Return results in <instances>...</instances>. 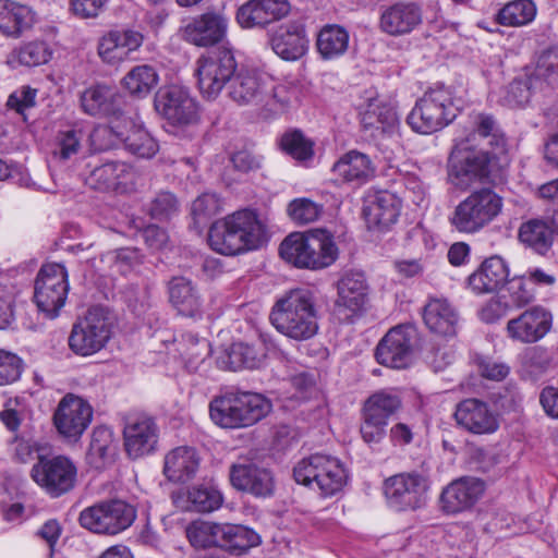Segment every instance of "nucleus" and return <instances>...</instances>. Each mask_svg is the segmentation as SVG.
<instances>
[{
	"instance_id": "nucleus-39",
	"label": "nucleus",
	"mask_w": 558,
	"mask_h": 558,
	"mask_svg": "<svg viewBox=\"0 0 558 558\" xmlns=\"http://www.w3.org/2000/svg\"><path fill=\"white\" fill-rule=\"evenodd\" d=\"M361 123L364 130L372 131V135H385L396 129L398 117L390 105L376 97L368 100L365 110L362 112Z\"/></svg>"
},
{
	"instance_id": "nucleus-2",
	"label": "nucleus",
	"mask_w": 558,
	"mask_h": 558,
	"mask_svg": "<svg viewBox=\"0 0 558 558\" xmlns=\"http://www.w3.org/2000/svg\"><path fill=\"white\" fill-rule=\"evenodd\" d=\"M263 239V226L257 215L239 210L215 221L208 232L210 247L219 254L233 256L257 248Z\"/></svg>"
},
{
	"instance_id": "nucleus-16",
	"label": "nucleus",
	"mask_w": 558,
	"mask_h": 558,
	"mask_svg": "<svg viewBox=\"0 0 558 558\" xmlns=\"http://www.w3.org/2000/svg\"><path fill=\"white\" fill-rule=\"evenodd\" d=\"M422 23L423 10L415 1L398 0L379 7L378 28L388 36L409 35Z\"/></svg>"
},
{
	"instance_id": "nucleus-5",
	"label": "nucleus",
	"mask_w": 558,
	"mask_h": 558,
	"mask_svg": "<svg viewBox=\"0 0 558 558\" xmlns=\"http://www.w3.org/2000/svg\"><path fill=\"white\" fill-rule=\"evenodd\" d=\"M502 197L490 187L471 192L449 217L451 227L460 233L475 234L493 222L501 213Z\"/></svg>"
},
{
	"instance_id": "nucleus-11",
	"label": "nucleus",
	"mask_w": 558,
	"mask_h": 558,
	"mask_svg": "<svg viewBox=\"0 0 558 558\" xmlns=\"http://www.w3.org/2000/svg\"><path fill=\"white\" fill-rule=\"evenodd\" d=\"M31 477L50 497L58 498L71 492L77 482V468L66 456H38Z\"/></svg>"
},
{
	"instance_id": "nucleus-50",
	"label": "nucleus",
	"mask_w": 558,
	"mask_h": 558,
	"mask_svg": "<svg viewBox=\"0 0 558 558\" xmlns=\"http://www.w3.org/2000/svg\"><path fill=\"white\" fill-rule=\"evenodd\" d=\"M233 391L215 397L209 403L211 421L223 428H238Z\"/></svg>"
},
{
	"instance_id": "nucleus-35",
	"label": "nucleus",
	"mask_w": 558,
	"mask_h": 558,
	"mask_svg": "<svg viewBox=\"0 0 558 558\" xmlns=\"http://www.w3.org/2000/svg\"><path fill=\"white\" fill-rule=\"evenodd\" d=\"M266 78L255 71L240 70L229 85L230 98L241 106H259L265 97Z\"/></svg>"
},
{
	"instance_id": "nucleus-30",
	"label": "nucleus",
	"mask_w": 558,
	"mask_h": 558,
	"mask_svg": "<svg viewBox=\"0 0 558 558\" xmlns=\"http://www.w3.org/2000/svg\"><path fill=\"white\" fill-rule=\"evenodd\" d=\"M509 274L506 260L494 255L482 262L468 277V287L477 295L495 293L506 284Z\"/></svg>"
},
{
	"instance_id": "nucleus-63",
	"label": "nucleus",
	"mask_w": 558,
	"mask_h": 558,
	"mask_svg": "<svg viewBox=\"0 0 558 558\" xmlns=\"http://www.w3.org/2000/svg\"><path fill=\"white\" fill-rule=\"evenodd\" d=\"M101 260L108 263L111 267H116L117 271L124 274L132 266L140 264L141 255L136 248L123 247L107 252L102 255Z\"/></svg>"
},
{
	"instance_id": "nucleus-64",
	"label": "nucleus",
	"mask_w": 558,
	"mask_h": 558,
	"mask_svg": "<svg viewBox=\"0 0 558 558\" xmlns=\"http://www.w3.org/2000/svg\"><path fill=\"white\" fill-rule=\"evenodd\" d=\"M468 463L471 469L486 473L499 463V457L493 449L471 447Z\"/></svg>"
},
{
	"instance_id": "nucleus-54",
	"label": "nucleus",
	"mask_w": 558,
	"mask_h": 558,
	"mask_svg": "<svg viewBox=\"0 0 558 558\" xmlns=\"http://www.w3.org/2000/svg\"><path fill=\"white\" fill-rule=\"evenodd\" d=\"M530 283L527 280L521 276H514L511 279H507L506 281V292L507 295L502 298H508L511 306L515 308H521L532 303L535 298V292L532 288L529 287Z\"/></svg>"
},
{
	"instance_id": "nucleus-14",
	"label": "nucleus",
	"mask_w": 558,
	"mask_h": 558,
	"mask_svg": "<svg viewBox=\"0 0 558 558\" xmlns=\"http://www.w3.org/2000/svg\"><path fill=\"white\" fill-rule=\"evenodd\" d=\"M154 107L172 125L185 126L198 121L197 102L186 88L179 85L159 88L154 98Z\"/></svg>"
},
{
	"instance_id": "nucleus-42",
	"label": "nucleus",
	"mask_w": 558,
	"mask_h": 558,
	"mask_svg": "<svg viewBox=\"0 0 558 558\" xmlns=\"http://www.w3.org/2000/svg\"><path fill=\"white\" fill-rule=\"evenodd\" d=\"M349 40L350 35L345 27L338 24H326L317 34V52L326 61L338 59L347 52Z\"/></svg>"
},
{
	"instance_id": "nucleus-61",
	"label": "nucleus",
	"mask_w": 558,
	"mask_h": 558,
	"mask_svg": "<svg viewBox=\"0 0 558 558\" xmlns=\"http://www.w3.org/2000/svg\"><path fill=\"white\" fill-rule=\"evenodd\" d=\"M236 21L243 28L265 27L268 22L258 0H250L238 9Z\"/></svg>"
},
{
	"instance_id": "nucleus-29",
	"label": "nucleus",
	"mask_w": 558,
	"mask_h": 558,
	"mask_svg": "<svg viewBox=\"0 0 558 558\" xmlns=\"http://www.w3.org/2000/svg\"><path fill=\"white\" fill-rule=\"evenodd\" d=\"M110 129L124 144L125 149L136 157L150 159L159 150L158 142L131 118L124 117L119 123L113 122Z\"/></svg>"
},
{
	"instance_id": "nucleus-17",
	"label": "nucleus",
	"mask_w": 558,
	"mask_h": 558,
	"mask_svg": "<svg viewBox=\"0 0 558 558\" xmlns=\"http://www.w3.org/2000/svg\"><path fill=\"white\" fill-rule=\"evenodd\" d=\"M414 338L415 330L410 326L391 328L377 344V362L391 368H405L412 361Z\"/></svg>"
},
{
	"instance_id": "nucleus-19",
	"label": "nucleus",
	"mask_w": 558,
	"mask_h": 558,
	"mask_svg": "<svg viewBox=\"0 0 558 558\" xmlns=\"http://www.w3.org/2000/svg\"><path fill=\"white\" fill-rule=\"evenodd\" d=\"M553 316L543 306H532L508 320L507 336L521 343H534L544 338L551 328Z\"/></svg>"
},
{
	"instance_id": "nucleus-12",
	"label": "nucleus",
	"mask_w": 558,
	"mask_h": 558,
	"mask_svg": "<svg viewBox=\"0 0 558 558\" xmlns=\"http://www.w3.org/2000/svg\"><path fill=\"white\" fill-rule=\"evenodd\" d=\"M69 292L68 271L64 265L48 263L41 266L35 280L34 301L49 318L58 316Z\"/></svg>"
},
{
	"instance_id": "nucleus-57",
	"label": "nucleus",
	"mask_w": 558,
	"mask_h": 558,
	"mask_svg": "<svg viewBox=\"0 0 558 558\" xmlns=\"http://www.w3.org/2000/svg\"><path fill=\"white\" fill-rule=\"evenodd\" d=\"M15 54L20 64L37 66L49 61L51 51L44 41H31L20 47Z\"/></svg>"
},
{
	"instance_id": "nucleus-49",
	"label": "nucleus",
	"mask_w": 558,
	"mask_h": 558,
	"mask_svg": "<svg viewBox=\"0 0 558 558\" xmlns=\"http://www.w3.org/2000/svg\"><path fill=\"white\" fill-rule=\"evenodd\" d=\"M221 525L213 522L195 521L186 527V536L195 548L220 547Z\"/></svg>"
},
{
	"instance_id": "nucleus-36",
	"label": "nucleus",
	"mask_w": 558,
	"mask_h": 558,
	"mask_svg": "<svg viewBox=\"0 0 558 558\" xmlns=\"http://www.w3.org/2000/svg\"><path fill=\"white\" fill-rule=\"evenodd\" d=\"M547 70L538 64L532 73L514 78L507 86L500 104L509 108H523L526 106L533 93L543 89L546 83L544 76Z\"/></svg>"
},
{
	"instance_id": "nucleus-18",
	"label": "nucleus",
	"mask_w": 558,
	"mask_h": 558,
	"mask_svg": "<svg viewBox=\"0 0 558 558\" xmlns=\"http://www.w3.org/2000/svg\"><path fill=\"white\" fill-rule=\"evenodd\" d=\"M229 480L236 490L258 498H266L274 494L275 484L271 473L248 460L232 463L229 469Z\"/></svg>"
},
{
	"instance_id": "nucleus-47",
	"label": "nucleus",
	"mask_w": 558,
	"mask_h": 558,
	"mask_svg": "<svg viewBox=\"0 0 558 558\" xmlns=\"http://www.w3.org/2000/svg\"><path fill=\"white\" fill-rule=\"evenodd\" d=\"M156 69L149 64L132 68L122 78L123 87L133 96L146 97L158 84Z\"/></svg>"
},
{
	"instance_id": "nucleus-22",
	"label": "nucleus",
	"mask_w": 558,
	"mask_h": 558,
	"mask_svg": "<svg viewBox=\"0 0 558 558\" xmlns=\"http://www.w3.org/2000/svg\"><path fill=\"white\" fill-rule=\"evenodd\" d=\"M336 287L335 307L338 312L347 311L350 315H359L365 312L368 303L369 286L363 271H344Z\"/></svg>"
},
{
	"instance_id": "nucleus-7",
	"label": "nucleus",
	"mask_w": 558,
	"mask_h": 558,
	"mask_svg": "<svg viewBox=\"0 0 558 558\" xmlns=\"http://www.w3.org/2000/svg\"><path fill=\"white\" fill-rule=\"evenodd\" d=\"M112 317L108 308L93 306L72 326L68 343L78 356H90L101 351L112 333Z\"/></svg>"
},
{
	"instance_id": "nucleus-58",
	"label": "nucleus",
	"mask_w": 558,
	"mask_h": 558,
	"mask_svg": "<svg viewBox=\"0 0 558 558\" xmlns=\"http://www.w3.org/2000/svg\"><path fill=\"white\" fill-rule=\"evenodd\" d=\"M23 371L24 362L17 354L0 349V387L19 381Z\"/></svg>"
},
{
	"instance_id": "nucleus-1",
	"label": "nucleus",
	"mask_w": 558,
	"mask_h": 558,
	"mask_svg": "<svg viewBox=\"0 0 558 558\" xmlns=\"http://www.w3.org/2000/svg\"><path fill=\"white\" fill-rule=\"evenodd\" d=\"M271 325L283 336L305 341L318 331V314L314 293L292 289L279 298L269 314Z\"/></svg>"
},
{
	"instance_id": "nucleus-25",
	"label": "nucleus",
	"mask_w": 558,
	"mask_h": 558,
	"mask_svg": "<svg viewBox=\"0 0 558 558\" xmlns=\"http://www.w3.org/2000/svg\"><path fill=\"white\" fill-rule=\"evenodd\" d=\"M227 31V16L220 12L208 11L193 17L185 25L184 38L195 46L209 47L222 41Z\"/></svg>"
},
{
	"instance_id": "nucleus-4",
	"label": "nucleus",
	"mask_w": 558,
	"mask_h": 558,
	"mask_svg": "<svg viewBox=\"0 0 558 558\" xmlns=\"http://www.w3.org/2000/svg\"><path fill=\"white\" fill-rule=\"evenodd\" d=\"M457 117L452 92L442 84L428 88L407 117L410 128L420 134L437 132Z\"/></svg>"
},
{
	"instance_id": "nucleus-48",
	"label": "nucleus",
	"mask_w": 558,
	"mask_h": 558,
	"mask_svg": "<svg viewBox=\"0 0 558 558\" xmlns=\"http://www.w3.org/2000/svg\"><path fill=\"white\" fill-rule=\"evenodd\" d=\"M476 136L487 138L488 145L495 154H504L506 151L507 140L500 130L496 119L488 113H478L474 119V130L469 138L475 140Z\"/></svg>"
},
{
	"instance_id": "nucleus-60",
	"label": "nucleus",
	"mask_w": 558,
	"mask_h": 558,
	"mask_svg": "<svg viewBox=\"0 0 558 558\" xmlns=\"http://www.w3.org/2000/svg\"><path fill=\"white\" fill-rule=\"evenodd\" d=\"M181 345V353L191 365L204 362L210 353V343L192 333L183 336Z\"/></svg>"
},
{
	"instance_id": "nucleus-24",
	"label": "nucleus",
	"mask_w": 558,
	"mask_h": 558,
	"mask_svg": "<svg viewBox=\"0 0 558 558\" xmlns=\"http://www.w3.org/2000/svg\"><path fill=\"white\" fill-rule=\"evenodd\" d=\"M484 483L475 477H461L447 485L439 497L440 509L457 514L471 509L484 493Z\"/></svg>"
},
{
	"instance_id": "nucleus-32",
	"label": "nucleus",
	"mask_w": 558,
	"mask_h": 558,
	"mask_svg": "<svg viewBox=\"0 0 558 558\" xmlns=\"http://www.w3.org/2000/svg\"><path fill=\"white\" fill-rule=\"evenodd\" d=\"M423 320L433 333L446 338L457 335L459 314L447 299L430 298L423 307Z\"/></svg>"
},
{
	"instance_id": "nucleus-20",
	"label": "nucleus",
	"mask_w": 558,
	"mask_h": 558,
	"mask_svg": "<svg viewBox=\"0 0 558 558\" xmlns=\"http://www.w3.org/2000/svg\"><path fill=\"white\" fill-rule=\"evenodd\" d=\"M136 172L123 161H109L94 168L86 177L85 183L93 190L125 193L134 189Z\"/></svg>"
},
{
	"instance_id": "nucleus-26",
	"label": "nucleus",
	"mask_w": 558,
	"mask_h": 558,
	"mask_svg": "<svg viewBox=\"0 0 558 558\" xmlns=\"http://www.w3.org/2000/svg\"><path fill=\"white\" fill-rule=\"evenodd\" d=\"M155 421L147 415L130 416L123 428L124 447L128 454L140 458L150 453L157 444L158 434Z\"/></svg>"
},
{
	"instance_id": "nucleus-41",
	"label": "nucleus",
	"mask_w": 558,
	"mask_h": 558,
	"mask_svg": "<svg viewBox=\"0 0 558 558\" xmlns=\"http://www.w3.org/2000/svg\"><path fill=\"white\" fill-rule=\"evenodd\" d=\"M332 172L344 182L361 184L374 174V168L367 155L350 150L335 162Z\"/></svg>"
},
{
	"instance_id": "nucleus-62",
	"label": "nucleus",
	"mask_w": 558,
	"mask_h": 558,
	"mask_svg": "<svg viewBox=\"0 0 558 558\" xmlns=\"http://www.w3.org/2000/svg\"><path fill=\"white\" fill-rule=\"evenodd\" d=\"M179 210V202L171 192H160L151 201L149 215L156 220H167Z\"/></svg>"
},
{
	"instance_id": "nucleus-27",
	"label": "nucleus",
	"mask_w": 558,
	"mask_h": 558,
	"mask_svg": "<svg viewBox=\"0 0 558 558\" xmlns=\"http://www.w3.org/2000/svg\"><path fill=\"white\" fill-rule=\"evenodd\" d=\"M171 500L182 511L209 513L221 507L223 495L214 484L202 483L173 492Z\"/></svg>"
},
{
	"instance_id": "nucleus-46",
	"label": "nucleus",
	"mask_w": 558,
	"mask_h": 558,
	"mask_svg": "<svg viewBox=\"0 0 558 558\" xmlns=\"http://www.w3.org/2000/svg\"><path fill=\"white\" fill-rule=\"evenodd\" d=\"M401 405V399L397 393L380 390L365 400L362 414L388 424L389 418L400 410Z\"/></svg>"
},
{
	"instance_id": "nucleus-38",
	"label": "nucleus",
	"mask_w": 558,
	"mask_h": 558,
	"mask_svg": "<svg viewBox=\"0 0 558 558\" xmlns=\"http://www.w3.org/2000/svg\"><path fill=\"white\" fill-rule=\"evenodd\" d=\"M363 214L369 226L388 228L398 220L400 201L392 193H377L364 207Z\"/></svg>"
},
{
	"instance_id": "nucleus-8",
	"label": "nucleus",
	"mask_w": 558,
	"mask_h": 558,
	"mask_svg": "<svg viewBox=\"0 0 558 558\" xmlns=\"http://www.w3.org/2000/svg\"><path fill=\"white\" fill-rule=\"evenodd\" d=\"M238 63L233 51L219 47L203 53L196 61L195 75L201 94L208 100L216 99L231 83Z\"/></svg>"
},
{
	"instance_id": "nucleus-56",
	"label": "nucleus",
	"mask_w": 558,
	"mask_h": 558,
	"mask_svg": "<svg viewBox=\"0 0 558 558\" xmlns=\"http://www.w3.org/2000/svg\"><path fill=\"white\" fill-rule=\"evenodd\" d=\"M323 213V206L310 198H295L288 206L289 217L296 225L314 222Z\"/></svg>"
},
{
	"instance_id": "nucleus-13",
	"label": "nucleus",
	"mask_w": 558,
	"mask_h": 558,
	"mask_svg": "<svg viewBox=\"0 0 558 558\" xmlns=\"http://www.w3.org/2000/svg\"><path fill=\"white\" fill-rule=\"evenodd\" d=\"M428 488L427 477L416 472L396 474L384 483L387 501L397 511H414L424 507Z\"/></svg>"
},
{
	"instance_id": "nucleus-31",
	"label": "nucleus",
	"mask_w": 558,
	"mask_h": 558,
	"mask_svg": "<svg viewBox=\"0 0 558 558\" xmlns=\"http://www.w3.org/2000/svg\"><path fill=\"white\" fill-rule=\"evenodd\" d=\"M274 52L287 61L302 58L308 49V39L303 24L289 22L280 25L270 39Z\"/></svg>"
},
{
	"instance_id": "nucleus-34",
	"label": "nucleus",
	"mask_w": 558,
	"mask_h": 558,
	"mask_svg": "<svg viewBox=\"0 0 558 558\" xmlns=\"http://www.w3.org/2000/svg\"><path fill=\"white\" fill-rule=\"evenodd\" d=\"M169 301L179 315L192 319L203 317V299L197 287L184 277H174L168 284Z\"/></svg>"
},
{
	"instance_id": "nucleus-28",
	"label": "nucleus",
	"mask_w": 558,
	"mask_h": 558,
	"mask_svg": "<svg viewBox=\"0 0 558 558\" xmlns=\"http://www.w3.org/2000/svg\"><path fill=\"white\" fill-rule=\"evenodd\" d=\"M454 418L460 427L475 435L492 434L498 428V421L488 405L474 398L457 404Z\"/></svg>"
},
{
	"instance_id": "nucleus-44",
	"label": "nucleus",
	"mask_w": 558,
	"mask_h": 558,
	"mask_svg": "<svg viewBox=\"0 0 558 558\" xmlns=\"http://www.w3.org/2000/svg\"><path fill=\"white\" fill-rule=\"evenodd\" d=\"M519 240L536 254L545 256L553 247L554 231L544 219H530L521 225Z\"/></svg>"
},
{
	"instance_id": "nucleus-23",
	"label": "nucleus",
	"mask_w": 558,
	"mask_h": 558,
	"mask_svg": "<svg viewBox=\"0 0 558 558\" xmlns=\"http://www.w3.org/2000/svg\"><path fill=\"white\" fill-rule=\"evenodd\" d=\"M80 101L85 113L92 117L111 118L110 126L124 118L121 109L123 97L110 86L102 84L90 86L82 93Z\"/></svg>"
},
{
	"instance_id": "nucleus-3",
	"label": "nucleus",
	"mask_w": 558,
	"mask_h": 558,
	"mask_svg": "<svg viewBox=\"0 0 558 558\" xmlns=\"http://www.w3.org/2000/svg\"><path fill=\"white\" fill-rule=\"evenodd\" d=\"M338 254L332 234L323 229L307 233L292 232L279 246L280 257L299 269L327 268L337 260Z\"/></svg>"
},
{
	"instance_id": "nucleus-15",
	"label": "nucleus",
	"mask_w": 558,
	"mask_h": 558,
	"mask_svg": "<svg viewBox=\"0 0 558 558\" xmlns=\"http://www.w3.org/2000/svg\"><path fill=\"white\" fill-rule=\"evenodd\" d=\"M94 410L82 397L66 393L58 403L53 413V424L58 433L77 441L93 420Z\"/></svg>"
},
{
	"instance_id": "nucleus-9",
	"label": "nucleus",
	"mask_w": 558,
	"mask_h": 558,
	"mask_svg": "<svg viewBox=\"0 0 558 558\" xmlns=\"http://www.w3.org/2000/svg\"><path fill=\"white\" fill-rule=\"evenodd\" d=\"M136 519V509L121 499L97 502L80 514L83 527L106 535H116L126 530Z\"/></svg>"
},
{
	"instance_id": "nucleus-40",
	"label": "nucleus",
	"mask_w": 558,
	"mask_h": 558,
	"mask_svg": "<svg viewBox=\"0 0 558 558\" xmlns=\"http://www.w3.org/2000/svg\"><path fill=\"white\" fill-rule=\"evenodd\" d=\"M34 23V12L27 5L13 0H0V32L7 36L20 37Z\"/></svg>"
},
{
	"instance_id": "nucleus-45",
	"label": "nucleus",
	"mask_w": 558,
	"mask_h": 558,
	"mask_svg": "<svg viewBox=\"0 0 558 558\" xmlns=\"http://www.w3.org/2000/svg\"><path fill=\"white\" fill-rule=\"evenodd\" d=\"M219 539L220 548L234 555H242L260 544V536L254 530L234 524H222Z\"/></svg>"
},
{
	"instance_id": "nucleus-51",
	"label": "nucleus",
	"mask_w": 558,
	"mask_h": 558,
	"mask_svg": "<svg viewBox=\"0 0 558 558\" xmlns=\"http://www.w3.org/2000/svg\"><path fill=\"white\" fill-rule=\"evenodd\" d=\"M536 14L531 0H515L506 4L498 13V22L506 26H519L530 23Z\"/></svg>"
},
{
	"instance_id": "nucleus-37",
	"label": "nucleus",
	"mask_w": 558,
	"mask_h": 558,
	"mask_svg": "<svg viewBox=\"0 0 558 558\" xmlns=\"http://www.w3.org/2000/svg\"><path fill=\"white\" fill-rule=\"evenodd\" d=\"M238 428L248 427L271 411V403L264 396L250 391H233Z\"/></svg>"
},
{
	"instance_id": "nucleus-43",
	"label": "nucleus",
	"mask_w": 558,
	"mask_h": 558,
	"mask_svg": "<svg viewBox=\"0 0 558 558\" xmlns=\"http://www.w3.org/2000/svg\"><path fill=\"white\" fill-rule=\"evenodd\" d=\"M116 449L112 430L106 426H97L92 433L86 461L92 468L101 470L113 461Z\"/></svg>"
},
{
	"instance_id": "nucleus-55",
	"label": "nucleus",
	"mask_w": 558,
	"mask_h": 558,
	"mask_svg": "<svg viewBox=\"0 0 558 558\" xmlns=\"http://www.w3.org/2000/svg\"><path fill=\"white\" fill-rule=\"evenodd\" d=\"M265 97L259 106L270 113L283 111L291 102V92L283 85H274L267 77L265 87Z\"/></svg>"
},
{
	"instance_id": "nucleus-10",
	"label": "nucleus",
	"mask_w": 558,
	"mask_h": 558,
	"mask_svg": "<svg viewBox=\"0 0 558 558\" xmlns=\"http://www.w3.org/2000/svg\"><path fill=\"white\" fill-rule=\"evenodd\" d=\"M493 154L471 146L466 137L457 142L450 157L449 175L456 185H469L474 181L489 179L496 160Z\"/></svg>"
},
{
	"instance_id": "nucleus-59",
	"label": "nucleus",
	"mask_w": 558,
	"mask_h": 558,
	"mask_svg": "<svg viewBox=\"0 0 558 558\" xmlns=\"http://www.w3.org/2000/svg\"><path fill=\"white\" fill-rule=\"evenodd\" d=\"M221 210V201L215 193H204L192 204V215L196 222L205 223Z\"/></svg>"
},
{
	"instance_id": "nucleus-6",
	"label": "nucleus",
	"mask_w": 558,
	"mask_h": 558,
	"mask_svg": "<svg viewBox=\"0 0 558 558\" xmlns=\"http://www.w3.org/2000/svg\"><path fill=\"white\" fill-rule=\"evenodd\" d=\"M299 484L319 492L323 497L336 495L348 480L347 471L339 459L323 453L303 458L293 469Z\"/></svg>"
},
{
	"instance_id": "nucleus-33",
	"label": "nucleus",
	"mask_w": 558,
	"mask_h": 558,
	"mask_svg": "<svg viewBox=\"0 0 558 558\" xmlns=\"http://www.w3.org/2000/svg\"><path fill=\"white\" fill-rule=\"evenodd\" d=\"M197 450L189 446H180L165 457L163 475L169 482L181 484L193 480L201 466Z\"/></svg>"
},
{
	"instance_id": "nucleus-21",
	"label": "nucleus",
	"mask_w": 558,
	"mask_h": 558,
	"mask_svg": "<svg viewBox=\"0 0 558 558\" xmlns=\"http://www.w3.org/2000/svg\"><path fill=\"white\" fill-rule=\"evenodd\" d=\"M143 41L144 36L138 31L111 29L99 38L97 52L105 63L116 65L130 59L142 47Z\"/></svg>"
},
{
	"instance_id": "nucleus-52",
	"label": "nucleus",
	"mask_w": 558,
	"mask_h": 558,
	"mask_svg": "<svg viewBox=\"0 0 558 558\" xmlns=\"http://www.w3.org/2000/svg\"><path fill=\"white\" fill-rule=\"evenodd\" d=\"M85 133L81 129H68L60 131L54 141L52 149V159L56 161H66L76 155L82 146Z\"/></svg>"
},
{
	"instance_id": "nucleus-53",
	"label": "nucleus",
	"mask_w": 558,
	"mask_h": 558,
	"mask_svg": "<svg viewBox=\"0 0 558 558\" xmlns=\"http://www.w3.org/2000/svg\"><path fill=\"white\" fill-rule=\"evenodd\" d=\"M313 142L299 130L287 132L282 135L280 146L283 151L296 160H307L313 157Z\"/></svg>"
}]
</instances>
